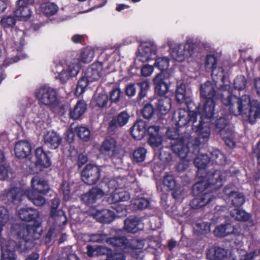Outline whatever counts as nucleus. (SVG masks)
I'll list each match as a JSON object with an SVG mask.
<instances>
[{"mask_svg": "<svg viewBox=\"0 0 260 260\" xmlns=\"http://www.w3.org/2000/svg\"><path fill=\"white\" fill-rule=\"evenodd\" d=\"M162 141V137L159 133L157 135H152V136L149 137L148 143L151 147H156L161 144Z\"/></svg>", "mask_w": 260, "mask_h": 260, "instance_id": "54", "label": "nucleus"}, {"mask_svg": "<svg viewBox=\"0 0 260 260\" xmlns=\"http://www.w3.org/2000/svg\"><path fill=\"white\" fill-rule=\"evenodd\" d=\"M214 111H213V115L212 116V118L211 120L207 119V118H205V116H204V120H203V123H205L204 125L207 124L209 128L210 129V133L211 132L210 131V123H212L214 124H215L216 126V131L217 132H220L222 129H223L226 124L228 123V120L225 118L224 117H220L218 119L215 120L214 117Z\"/></svg>", "mask_w": 260, "mask_h": 260, "instance_id": "33", "label": "nucleus"}, {"mask_svg": "<svg viewBox=\"0 0 260 260\" xmlns=\"http://www.w3.org/2000/svg\"><path fill=\"white\" fill-rule=\"evenodd\" d=\"M45 145L51 149L58 148L61 142V137L55 132H48L44 136Z\"/></svg>", "mask_w": 260, "mask_h": 260, "instance_id": "25", "label": "nucleus"}, {"mask_svg": "<svg viewBox=\"0 0 260 260\" xmlns=\"http://www.w3.org/2000/svg\"><path fill=\"white\" fill-rule=\"evenodd\" d=\"M159 158L162 163H167L171 160L172 157L169 152L161 150L159 155Z\"/></svg>", "mask_w": 260, "mask_h": 260, "instance_id": "62", "label": "nucleus"}, {"mask_svg": "<svg viewBox=\"0 0 260 260\" xmlns=\"http://www.w3.org/2000/svg\"><path fill=\"white\" fill-rule=\"evenodd\" d=\"M76 132L78 137L84 141H88L90 137V132L88 128L84 126L76 127Z\"/></svg>", "mask_w": 260, "mask_h": 260, "instance_id": "47", "label": "nucleus"}, {"mask_svg": "<svg viewBox=\"0 0 260 260\" xmlns=\"http://www.w3.org/2000/svg\"><path fill=\"white\" fill-rule=\"evenodd\" d=\"M231 216L237 220L248 221L250 218L249 214L239 208H235L231 211Z\"/></svg>", "mask_w": 260, "mask_h": 260, "instance_id": "44", "label": "nucleus"}, {"mask_svg": "<svg viewBox=\"0 0 260 260\" xmlns=\"http://www.w3.org/2000/svg\"><path fill=\"white\" fill-rule=\"evenodd\" d=\"M41 11L48 16L55 14L58 10V6L53 3H43L40 7Z\"/></svg>", "mask_w": 260, "mask_h": 260, "instance_id": "40", "label": "nucleus"}, {"mask_svg": "<svg viewBox=\"0 0 260 260\" xmlns=\"http://www.w3.org/2000/svg\"><path fill=\"white\" fill-rule=\"evenodd\" d=\"M226 176V172L217 170L214 172L208 173L202 180L194 184L193 190L197 197L191 201L190 204L191 207L198 209L211 202L215 197L212 192H209L210 190L209 188L211 186H215L214 188L220 187Z\"/></svg>", "mask_w": 260, "mask_h": 260, "instance_id": "1", "label": "nucleus"}, {"mask_svg": "<svg viewBox=\"0 0 260 260\" xmlns=\"http://www.w3.org/2000/svg\"><path fill=\"white\" fill-rule=\"evenodd\" d=\"M50 216L54 224L56 226L60 227L67 223V218L62 210H58L55 212L51 211Z\"/></svg>", "mask_w": 260, "mask_h": 260, "instance_id": "34", "label": "nucleus"}, {"mask_svg": "<svg viewBox=\"0 0 260 260\" xmlns=\"http://www.w3.org/2000/svg\"><path fill=\"white\" fill-rule=\"evenodd\" d=\"M210 161L223 165L225 162V157L224 154L218 149H213L210 153Z\"/></svg>", "mask_w": 260, "mask_h": 260, "instance_id": "43", "label": "nucleus"}, {"mask_svg": "<svg viewBox=\"0 0 260 260\" xmlns=\"http://www.w3.org/2000/svg\"><path fill=\"white\" fill-rule=\"evenodd\" d=\"M154 113V109L152 105L147 104L145 106L143 110L142 114L143 117L146 119L150 118Z\"/></svg>", "mask_w": 260, "mask_h": 260, "instance_id": "58", "label": "nucleus"}, {"mask_svg": "<svg viewBox=\"0 0 260 260\" xmlns=\"http://www.w3.org/2000/svg\"><path fill=\"white\" fill-rule=\"evenodd\" d=\"M209 162V157L206 154H199L196 157L194 160V164L199 169L197 173L199 176L204 173V170L203 169Z\"/></svg>", "mask_w": 260, "mask_h": 260, "instance_id": "35", "label": "nucleus"}, {"mask_svg": "<svg viewBox=\"0 0 260 260\" xmlns=\"http://www.w3.org/2000/svg\"><path fill=\"white\" fill-rule=\"evenodd\" d=\"M35 157V165L40 169L48 168L51 164L50 158L42 147H38L36 149Z\"/></svg>", "mask_w": 260, "mask_h": 260, "instance_id": "22", "label": "nucleus"}, {"mask_svg": "<svg viewBox=\"0 0 260 260\" xmlns=\"http://www.w3.org/2000/svg\"><path fill=\"white\" fill-rule=\"evenodd\" d=\"M16 157L19 158L26 157L30 153V145L25 141H21L16 143L15 147Z\"/></svg>", "mask_w": 260, "mask_h": 260, "instance_id": "29", "label": "nucleus"}, {"mask_svg": "<svg viewBox=\"0 0 260 260\" xmlns=\"http://www.w3.org/2000/svg\"><path fill=\"white\" fill-rule=\"evenodd\" d=\"M100 177L99 168L93 165H86L81 173L82 181L88 185H92L96 183Z\"/></svg>", "mask_w": 260, "mask_h": 260, "instance_id": "16", "label": "nucleus"}, {"mask_svg": "<svg viewBox=\"0 0 260 260\" xmlns=\"http://www.w3.org/2000/svg\"><path fill=\"white\" fill-rule=\"evenodd\" d=\"M188 147L189 146H183L181 143L175 144L172 146V150L181 158L177 167L179 172L184 171L189 166V160L186 159L189 152Z\"/></svg>", "mask_w": 260, "mask_h": 260, "instance_id": "15", "label": "nucleus"}, {"mask_svg": "<svg viewBox=\"0 0 260 260\" xmlns=\"http://www.w3.org/2000/svg\"><path fill=\"white\" fill-rule=\"evenodd\" d=\"M222 102L231 113L237 116L240 115L238 97L232 94L228 95L226 98H222Z\"/></svg>", "mask_w": 260, "mask_h": 260, "instance_id": "20", "label": "nucleus"}, {"mask_svg": "<svg viewBox=\"0 0 260 260\" xmlns=\"http://www.w3.org/2000/svg\"><path fill=\"white\" fill-rule=\"evenodd\" d=\"M224 192L228 197L226 199V202L231 203L233 206L240 207L244 204L245 199L244 196L241 193L231 191L227 187H225Z\"/></svg>", "mask_w": 260, "mask_h": 260, "instance_id": "23", "label": "nucleus"}, {"mask_svg": "<svg viewBox=\"0 0 260 260\" xmlns=\"http://www.w3.org/2000/svg\"><path fill=\"white\" fill-rule=\"evenodd\" d=\"M86 109V104L83 101H78L74 109L70 111V116L73 119H78L82 116Z\"/></svg>", "mask_w": 260, "mask_h": 260, "instance_id": "38", "label": "nucleus"}, {"mask_svg": "<svg viewBox=\"0 0 260 260\" xmlns=\"http://www.w3.org/2000/svg\"><path fill=\"white\" fill-rule=\"evenodd\" d=\"M153 67L150 65H145L141 69V75L143 77H148L153 72Z\"/></svg>", "mask_w": 260, "mask_h": 260, "instance_id": "61", "label": "nucleus"}, {"mask_svg": "<svg viewBox=\"0 0 260 260\" xmlns=\"http://www.w3.org/2000/svg\"><path fill=\"white\" fill-rule=\"evenodd\" d=\"M163 184L168 190L175 188L176 183L174 177L172 175H166L163 180Z\"/></svg>", "mask_w": 260, "mask_h": 260, "instance_id": "51", "label": "nucleus"}, {"mask_svg": "<svg viewBox=\"0 0 260 260\" xmlns=\"http://www.w3.org/2000/svg\"><path fill=\"white\" fill-rule=\"evenodd\" d=\"M169 47L170 54L172 58L179 62H183L191 58L195 53V43L193 39L188 38L183 43H177L171 39L166 41Z\"/></svg>", "mask_w": 260, "mask_h": 260, "instance_id": "4", "label": "nucleus"}, {"mask_svg": "<svg viewBox=\"0 0 260 260\" xmlns=\"http://www.w3.org/2000/svg\"><path fill=\"white\" fill-rule=\"evenodd\" d=\"M129 119V114L125 111L121 112L116 117V122L111 121L110 124V128L114 130L116 127V124L120 126L125 125L128 121Z\"/></svg>", "mask_w": 260, "mask_h": 260, "instance_id": "37", "label": "nucleus"}, {"mask_svg": "<svg viewBox=\"0 0 260 260\" xmlns=\"http://www.w3.org/2000/svg\"><path fill=\"white\" fill-rule=\"evenodd\" d=\"M90 82V81L88 80V79H87L86 76L85 77L81 78L80 80L78 81L77 86L76 87L75 92L77 96H79L82 93H83L85 91V88L87 86L88 83Z\"/></svg>", "mask_w": 260, "mask_h": 260, "instance_id": "49", "label": "nucleus"}, {"mask_svg": "<svg viewBox=\"0 0 260 260\" xmlns=\"http://www.w3.org/2000/svg\"><path fill=\"white\" fill-rule=\"evenodd\" d=\"M233 226L230 224H227L217 226L214 232L215 235L217 237H224L233 233Z\"/></svg>", "mask_w": 260, "mask_h": 260, "instance_id": "42", "label": "nucleus"}, {"mask_svg": "<svg viewBox=\"0 0 260 260\" xmlns=\"http://www.w3.org/2000/svg\"><path fill=\"white\" fill-rule=\"evenodd\" d=\"M37 115L38 118L43 122H47L49 118V115L48 111L43 107H40L39 108Z\"/></svg>", "mask_w": 260, "mask_h": 260, "instance_id": "59", "label": "nucleus"}, {"mask_svg": "<svg viewBox=\"0 0 260 260\" xmlns=\"http://www.w3.org/2000/svg\"><path fill=\"white\" fill-rule=\"evenodd\" d=\"M31 190H24L20 187L12 188L7 194V197L14 204H18L26 195L36 206L43 205L46 200L43 195L46 194L49 188L47 182L42 178L35 176L31 180Z\"/></svg>", "mask_w": 260, "mask_h": 260, "instance_id": "2", "label": "nucleus"}, {"mask_svg": "<svg viewBox=\"0 0 260 260\" xmlns=\"http://www.w3.org/2000/svg\"><path fill=\"white\" fill-rule=\"evenodd\" d=\"M125 179L121 178L112 179L106 182V185L109 188L108 192H112L108 198V203L115 204L126 201L130 199L129 193L122 189L125 186Z\"/></svg>", "mask_w": 260, "mask_h": 260, "instance_id": "8", "label": "nucleus"}, {"mask_svg": "<svg viewBox=\"0 0 260 260\" xmlns=\"http://www.w3.org/2000/svg\"><path fill=\"white\" fill-rule=\"evenodd\" d=\"M176 99L178 103H182L185 102L189 110L190 109H192L191 95L190 93L186 90L184 84H181L177 86L176 91Z\"/></svg>", "mask_w": 260, "mask_h": 260, "instance_id": "21", "label": "nucleus"}, {"mask_svg": "<svg viewBox=\"0 0 260 260\" xmlns=\"http://www.w3.org/2000/svg\"><path fill=\"white\" fill-rule=\"evenodd\" d=\"M201 96L206 100V103L203 108H200L203 116L208 120H211L214 110L216 103L224 96L225 93L219 94L215 89L214 85L210 81H207L200 87Z\"/></svg>", "mask_w": 260, "mask_h": 260, "instance_id": "5", "label": "nucleus"}, {"mask_svg": "<svg viewBox=\"0 0 260 260\" xmlns=\"http://www.w3.org/2000/svg\"><path fill=\"white\" fill-rule=\"evenodd\" d=\"M35 94L40 103L46 106L55 104L57 102L55 90L49 86H43L37 89Z\"/></svg>", "mask_w": 260, "mask_h": 260, "instance_id": "13", "label": "nucleus"}, {"mask_svg": "<svg viewBox=\"0 0 260 260\" xmlns=\"http://www.w3.org/2000/svg\"><path fill=\"white\" fill-rule=\"evenodd\" d=\"M147 153L146 150L143 147L138 148L133 153V157L137 162H142L145 158Z\"/></svg>", "mask_w": 260, "mask_h": 260, "instance_id": "53", "label": "nucleus"}, {"mask_svg": "<svg viewBox=\"0 0 260 260\" xmlns=\"http://www.w3.org/2000/svg\"><path fill=\"white\" fill-rule=\"evenodd\" d=\"M95 54V50L90 47L84 48L80 54L79 62L89 63L92 60Z\"/></svg>", "mask_w": 260, "mask_h": 260, "instance_id": "41", "label": "nucleus"}, {"mask_svg": "<svg viewBox=\"0 0 260 260\" xmlns=\"http://www.w3.org/2000/svg\"><path fill=\"white\" fill-rule=\"evenodd\" d=\"M132 136L135 139L141 140L146 133V123L142 120L136 122L131 129Z\"/></svg>", "mask_w": 260, "mask_h": 260, "instance_id": "28", "label": "nucleus"}, {"mask_svg": "<svg viewBox=\"0 0 260 260\" xmlns=\"http://www.w3.org/2000/svg\"><path fill=\"white\" fill-rule=\"evenodd\" d=\"M109 242L113 244L117 250L118 249L123 252H128L131 249H142L144 248V245L147 244L149 246L153 248H156L158 244L156 242L153 243L149 244L148 240H132L131 242L124 237H118V238L112 239L108 241ZM151 243H152L151 242Z\"/></svg>", "mask_w": 260, "mask_h": 260, "instance_id": "10", "label": "nucleus"}, {"mask_svg": "<svg viewBox=\"0 0 260 260\" xmlns=\"http://www.w3.org/2000/svg\"><path fill=\"white\" fill-rule=\"evenodd\" d=\"M92 104L99 108L108 107L110 106L108 94L104 91L96 92L92 100Z\"/></svg>", "mask_w": 260, "mask_h": 260, "instance_id": "31", "label": "nucleus"}, {"mask_svg": "<svg viewBox=\"0 0 260 260\" xmlns=\"http://www.w3.org/2000/svg\"><path fill=\"white\" fill-rule=\"evenodd\" d=\"M61 189L63 194L64 199L68 200L70 198V186L69 184L66 181H63L61 186Z\"/></svg>", "mask_w": 260, "mask_h": 260, "instance_id": "60", "label": "nucleus"}, {"mask_svg": "<svg viewBox=\"0 0 260 260\" xmlns=\"http://www.w3.org/2000/svg\"><path fill=\"white\" fill-rule=\"evenodd\" d=\"M115 238H118V237L108 238L107 235L105 234H95L89 236L88 241L91 242H102L105 240L107 243L113 246V244L109 242L108 241Z\"/></svg>", "mask_w": 260, "mask_h": 260, "instance_id": "52", "label": "nucleus"}, {"mask_svg": "<svg viewBox=\"0 0 260 260\" xmlns=\"http://www.w3.org/2000/svg\"><path fill=\"white\" fill-rule=\"evenodd\" d=\"M157 52L156 45L151 42L142 43L139 49L137 59L145 62L154 58Z\"/></svg>", "mask_w": 260, "mask_h": 260, "instance_id": "14", "label": "nucleus"}, {"mask_svg": "<svg viewBox=\"0 0 260 260\" xmlns=\"http://www.w3.org/2000/svg\"><path fill=\"white\" fill-rule=\"evenodd\" d=\"M140 221L136 217H130L124 221V228L128 232L136 233L142 227Z\"/></svg>", "mask_w": 260, "mask_h": 260, "instance_id": "36", "label": "nucleus"}, {"mask_svg": "<svg viewBox=\"0 0 260 260\" xmlns=\"http://www.w3.org/2000/svg\"><path fill=\"white\" fill-rule=\"evenodd\" d=\"M217 60L213 55H207L206 59L205 66L207 69L212 71V76L214 80L223 79V71L222 68L216 69Z\"/></svg>", "mask_w": 260, "mask_h": 260, "instance_id": "19", "label": "nucleus"}, {"mask_svg": "<svg viewBox=\"0 0 260 260\" xmlns=\"http://www.w3.org/2000/svg\"><path fill=\"white\" fill-rule=\"evenodd\" d=\"M166 135L168 138L171 140H174V142L172 144H178L181 143L183 146H190L197 147L201 142L200 140L198 138L194 136H186L183 138L179 139V132L176 128H170L168 129Z\"/></svg>", "mask_w": 260, "mask_h": 260, "instance_id": "12", "label": "nucleus"}, {"mask_svg": "<svg viewBox=\"0 0 260 260\" xmlns=\"http://www.w3.org/2000/svg\"><path fill=\"white\" fill-rule=\"evenodd\" d=\"M39 226L25 224L20 228L18 236L23 239L26 243L39 238L40 233L37 231Z\"/></svg>", "mask_w": 260, "mask_h": 260, "instance_id": "17", "label": "nucleus"}, {"mask_svg": "<svg viewBox=\"0 0 260 260\" xmlns=\"http://www.w3.org/2000/svg\"><path fill=\"white\" fill-rule=\"evenodd\" d=\"M111 260H125L123 252H113L109 254Z\"/></svg>", "mask_w": 260, "mask_h": 260, "instance_id": "64", "label": "nucleus"}, {"mask_svg": "<svg viewBox=\"0 0 260 260\" xmlns=\"http://www.w3.org/2000/svg\"><path fill=\"white\" fill-rule=\"evenodd\" d=\"M138 85L141 89L139 96L140 99H142L146 96V92L149 88V83L148 81L145 80L139 83Z\"/></svg>", "mask_w": 260, "mask_h": 260, "instance_id": "57", "label": "nucleus"}, {"mask_svg": "<svg viewBox=\"0 0 260 260\" xmlns=\"http://www.w3.org/2000/svg\"><path fill=\"white\" fill-rule=\"evenodd\" d=\"M19 217L23 220L30 221L39 217L38 212L30 208H23L18 210Z\"/></svg>", "mask_w": 260, "mask_h": 260, "instance_id": "32", "label": "nucleus"}, {"mask_svg": "<svg viewBox=\"0 0 260 260\" xmlns=\"http://www.w3.org/2000/svg\"><path fill=\"white\" fill-rule=\"evenodd\" d=\"M9 215L7 210L4 207H0V242L2 250V256L0 260H15L13 250L16 249L15 246L6 245L5 241L2 239L1 232L3 226L8 222Z\"/></svg>", "mask_w": 260, "mask_h": 260, "instance_id": "11", "label": "nucleus"}, {"mask_svg": "<svg viewBox=\"0 0 260 260\" xmlns=\"http://www.w3.org/2000/svg\"><path fill=\"white\" fill-rule=\"evenodd\" d=\"M16 23V19L13 16L9 15L3 17L0 21V24L4 28H12Z\"/></svg>", "mask_w": 260, "mask_h": 260, "instance_id": "50", "label": "nucleus"}, {"mask_svg": "<svg viewBox=\"0 0 260 260\" xmlns=\"http://www.w3.org/2000/svg\"><path fill=\"white\" fill-rule=\"evenodd\" d=\"M149 205V201L138 196L131 201V207L133 210L143 209L147 208Z\"/></svg>", "mask_w": 260, "mask_h": 260, "instance_id": "39", "label": "nucleus"}, {"mask_svg": "<svg viewBox=\"0 0 260 260\" xmlns=\"http://www.w3.org/2000/svg\"><path fill=\"white\" fill-rule=\"evenodd\" d=\"M240 115H245L251 123L255 122L257 118H260V105L257 101H251L248 95L239 98Z\"/></svg>", "mask_w": 260, "mask_h": 260, "instance_id": "9", "label": "nucleus"}, {"mask_svg": "<svg viewBox=\"0 0 260 260\" xmlns=\"http://www.w3.org/2000/svg\"><path fill=\"white\" fill-rule=\"evenodd\" d=\"M116 142L113 138H109L104 141L101 147V152L108 157L113 156L116 151Z\"/></svg>", "mask_w": 260, "mask_h": 260, "instance_id": "27", "label": "nucleus"}, {"mask_svg": "<svg viewBox=\"0 0 260 260\" xmlns=\"http://www.w3.org/2000/svg\"><path fill=\"white\" fill-rule=\"evenodd\" d=\"M206 255L210 260H223L227 255V252L222 248L214 247L209 248Z\"/></svg>", "mask_w": 260, "mask_h": 260, "instance_id": "30", "label": "nucleus"}, {"mask_svg": "<svg viewBox=\"0 0 260 260\" xmlns=\"http://www.w3.org/2000/svg\"><path fill=\"white\" fill-rule=\"evenodd\" d=\"M93 216L98 221L102 223H110L116 216L114 211L108 209L102 211H97L93 214Z\"/></svg>", "mask_w": 260, "mask_h": 260, "instance_id": "26", "label": "nucleus"}, {"mask_svg": "<svg viewBox=\"0 0 260 260\" xmlns=\"http://www.w3.org/2000/svg\"><path fill=\"white\" fill-rule=\"evenodd\" d=\"M195 230L202 234H206L210 230V225L204 222L198 223L196 225Z\"/></svg>", "mask_w": 260, "mask_h": 260, "instance_id": "56", "label": "nucleus"}, {"mask_svg": "<svg viewBox=\"0 0 260 260\" xmlns=\"http://www.w3.org/2000/svg\"><path fill=\"white\" fill-rule=\"evenodd\" d=\"M170 60L168 57H160L156 59L154 66L160 71L167 70L169 66Z\"/></svg>", "mask_w": 260, "mask_h": 260, "instance_id": "46", "label": "nucleus"}, {"mask_svg": "<svg viewBox=\"0 0 260 260\" xmlns=\"http://www.w3.org/2000/svg\"><path fill=\"white\" fill-rule=\"evenodd\" d=\"M80 70L79 60L74 58L67 63L58 61L53 69V72L57 75L55 78L64 83L70 79L75 77Z\"/></svg>", "mask_w": 260, "mask_h": 260, "instance_id": "6", "label": "nucleus"}, {"mask_svg": "<svg viewBox=\"0 0 260 260\" xmlns=\"http://www.w3.org/2000/svg\"><path fill=\"white\" fill-rule=\"evenodd\" d=\"M107 192H108V190H106L105 188L102 189L99 187H94L88 192L83 194L82 200L86 204H92L96 200L102 198Z\"/></svg>", "mask_w": 260, "mask_h": 260, "instance_id": "18", "label": "nucleus"}, {"mask_svg": "<svg viewBox=\"0 0 260 260\" xmlns=\"http://www.w3.org/2000/svg\"><path fill=\"white\" fill-rule=\"evenodd\" d=\"M246 80L243 76H238L234 80V86L235 89L241 90L244 89L246 86Z\"/></svg>", "mask_w": 260, "mask_h": 260, "instance_id": "55", "label": "nucleus"}, {"mask_svg": "<svg viewBox=\"0 0 260 260\" xmlns=\"http://www.w3.org/2000/svg\"><path fill=\"white\" fill-rule=\"evenodd\" d=\"M103 70V64L101 62L93 63L89 67L85 73L88 80L91 82L97 81L101 76Z\"/></svg>", "mask_w": 260, "mask_h": 260, "instance_id": "24", "label": "nucleus"}, {"mask_svg": "<svg viewBox=\"0 0 260 260\" xmlns=\"http://www.w3.org/2000/svg\"><path fill=\"white\" fill-rule=\"evenodd\" d=\"M31 11L27 7L18 6V8L15 12V16L20 19L21 20H26L31 15Z\"/></svg>", "mask_w": 260, "mask_h": 260, "instance_id": "45", "label": "nucleus"}, {"mask_svg": "<svg viewBox=\"0 0 260 260\" xmlns=\"http://www.w3.org/2000/svg\"><path fill=\"white\" fill-rule=\"evenodd\" d=\"M164 80L165 75L163 73L156 75L153 80L155 92L161 96L158 100L157 108L162 114L169 112L172 105L171 99L168 96H163L169 90V85Z\"/></svg>", "mask_w": 260, "mask_h": 260, "instance_id": "7", "label": "nucleus"}, {"mask_svg": "<svg viewBox=\"0 0 260 260\" xmlns=\"http://www.w3.org/2000/svg\"><path fill=\"white\" fill-rule=\"evenodd\" d=\"M121 91L118 88L113 89L110 93V99L112 102H117L119 101Z\"/></svg>", "mask_w": 260, "mask_h": 260, "instance_id": "63", "label": "nucleus"}, {"mask_svg": "<svg viewBox=\"0 0 260 260\" xmlns=\"http://www.w3.org/2000/svg\"><path fill=\"white\" fill-rule=\"evenodd\" d=\"M234 253L236 254V257L234 258V260H252L254 258L255 254L254 252L247 254L246 252L243 250H236L234 251Z\"/></svg>", "mask_w": 260, "mask_h": 260, "instance_id": "48", "label": "nucleus"}, {"mask_svg": "<svg viewBox=\"0 0 260 260\" xmlns=\"http://www.w3.org/2000/svg\"><path fill=\"white\" fill-rule=\"evenodd\" d=\"M198 112L190 111L189 112L184 109H180L174 112L172 120L175 124L181 127L186 125L188 122H192V129L200 140H203V142L207 141L210 137V129L207 124L204 125L203 113L201 112L200 108H198Z\"/></svg>", "mask_w": 260, "mask_h": 260, "instance_id": "3", "label": "nucleus"}]
</instances>
